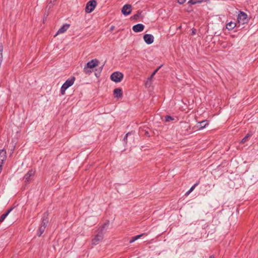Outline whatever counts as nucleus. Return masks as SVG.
I'll list each match as a JSON object with an SVG mask.
<instances>
[{
    "instance_id": "obj_11",
    "label": "nucleus",
    "mask_w": 258,
    "mask_h": 258,
    "mask_svg": "<svg viewBox=\"0 0 258 258\" xmlns=\"http://www.w3.org/2000/svg\"><path fill=\"white\" fill-rule=\"evenodd\" d=\"M145 26L142 24H138L133 27V30L135 32H140L144 30Z\"/></svg>"
},
{
    "instance_id": "obj_5",
    "label": "nucleus",
    "mask_w": 258,
    "mask_h": 258,
    "mask_svg": "<svg viewBox=\"0 0 258 258\" xmlns=\"http://www.w3.org/2000/svg\"><path fill=\"white\" fill-rule=\"evenodd\" d=\"M123 77V75L119 72H114L110 76L111 80L116 83H118L121 81Z\"/></svg>"
},
{
    "instance_id": "obj_21",
    "label": "nucleus",
    "mask_w": 258,
    "mask_h": 258,
    "mask_svg": "<svg viewBox=\"0 0 258 258\" xmlns=\"http://www.w3.org/2000/svg\"><path fill=\"white\" fill-rule=\"evenodd\" d=\"M202 1H197V0H189L188 1V3L189 4H190L191 5H195L197 3H201Z\"/></svg>"
},
{
    "instance_id": "obj_18",
    "label": "nucleus",
    "mask_w": 258,
    "mask_h": 258,
    "mask_svg": "<svg viewBox=\"0 0 258 258\" xmlns=\"http://www.w3.org/2000/svg\"><path fill=\"white\" fill-rule=\"evenodd\" d=\"M198 184V183H196L194 185H192L190 188L185 193V196H188L190 192H191Z\"/></svg>"
},
{
    "instance_id": "obj_4",
    "label": "nucleus",
    "mask_w": 258,
    "mask_h": 258,
    "mask_svg": "<svg viewBox=\"0 0 258 258\" xmlns=\"http://www.w3.org/2000/svg\"><path fill=\"white\" fill-rule=\"evenodd\" d=\"M98 61L97 59H95L91 60V61L87 62L86 65L84 68V72L86 74L90 72L89 69L95 68L98 65Z\"/></svg>"
},
{
    "instance_id": "obj_26",
    "label": "nucleus",
    "mask_w": 258,
    "mask_h": 258,
    "mask_svg": "<svg viewBox=\"0 0 258 258\" xmlns=\"http://www.w3.org/2000/svg\"><path fill=\"white\" fill-rule=\"evenodd\" d=\"M209 258H214L213 255H211Z\"/></svg>"
},
{
    "instance_id": "obj_17",
    "label": "nucleus",
    "mask_w": 258,
    "mask_h": 258,
    "mask_svg": "<svg viewBox=\"0 0 258 258\" xmlns=\"http://www.w3.org/2000/svg\"><path fill=\"white\" fill-rule=\"evenodd\" d=\"M236 23L233 22H229L226 25V28L228 30H232L236 27Z\"/></svg>"
},
{
    "instance_id": "obj_1",
    "label": "nucleus",
    "mask_w": 258,
    "mask_h": 258,
    "mask_svg": "<svg viewBox=\"0 0 258 258\" xmlns=\"http://www.w3.org/2000/svg\"><path fill=\"white\" fill-rule=\"evenodd\" d=\"M109 225V222L105 223L100 226L97 230V234L92 239V244L96 245L101 241L103 238L104 231L106 229Z\"/></svg>"
},
{
    "instance_id": "obj_22",
    "label": "nucleus",
    "mask_w": 258,
    "mask_h": 258,
    "mask_svg": "<svg viewBox=\"0 0 258 258\" xmlns=\"http://www.w3.org/2000/svg\"><path fill=\"white\" fill-rule=\"evenodd\" d=\"M173 120V118L170 116H166L165 117V120L166 122H169Z\"/></svg>"
},
{
    "instance_id": "obj_2",
    "label": "nucleus",
    "mask_w": 258,
    "mask_h": 258,
    "mask_svg": "<svg viewBox=\"0 0 258 258\" xmlns=\"http://www.w3.org/2000/svg\"><path fill=\"white\" fill-rule=\"evenodd\" d=\"M47 216L48 214L47 213L44 214L42 218V224L40 226L38 230V235L39 236H40L42 235V234L44 232L46 228V225L48 222Z\"/></svg>"
},
{
    "instance_id": "obj_13",
    "label": "nucleus",
    "mask_w": 258,
    "mask_h": 258,
    "mask_svg": "<svg viewBox=\"0 0 258 258\" xmlns=\"http://www.w3.org/2000/svg\"><path fill=\"white\" fill-rule=\"evenodd\" d=\"M114 95L116 98H120L122 96V90L120 88H116L113 91Z\"/></svg>"
},
{
    "instance_id": "obj_23",
    "label": "nucleus",
    "mask_w": 258,
    "mask_h": 258,
    "mask_svg": "<svg viewBox=\"0 0 258 258\" xmlns=\"http://www.w3.org/2000/svg\"><path fill=\"white\" fill-rule=\"evenodd\" d=\"M186 0H178V3L179 4H183V3H185Z\"/></svg>"
},
{
    "instance_id": "obj_7",
    "label": "nucleus",
    "mask_w": 258,
    "mask_h": 258,
    "mask_svg": "<svg viewBox=\"0 0 258 258\" xmlns=\"http://www.w3.org/2000/svg\"><path fill=\"white\" fill-rule=\"evenodd\" d=\"M132 11V6L129 4H126L122 8L121 13L124 16H128L131 13Z\"/></svg>"
},
{
    "instance_id": "obj_20",
    "label": "nucleus",
    "mask_w": 258,
    "mask_h": 258,
    "mask_svg": "<svg viewBox=\"0 0 258 258\" xmlns=\"http://www.w3.org/2000/svg\"><path fill=\"white\" fill-rule=\"evenodd\" d=\"M161 68V67H159L158 68H157L156 70H155L153 72V73L152 74V75H151L150 77L149 78V80H151L152 79V78H153V77L154 76V75L156 74V73L158 72V71L159 70V69Z\"/></svg>"
},
{
    "instance_id": "obj_10",
    "label": "nucleus",
    "mask_w": 258,
    "mask_h": 258,
    "mask_svg": "<svg viewBox=\"0 0 258 258\" xmlns=\"http://www.w3.org/2000/svg\"><path fill=\"white\" fill-rule=\"evenodd\" d=\"M35 171L33 170H29L24 176V180L25 182H28L31 179V177L34 176Z\"/></svg>"
},
{
    "instance_id": "obj_27",
    "label": "nucleus",
    "mask_w": 258,
    "mask_h": 258,
    "mask_svg": "<svg viewBox=\"0 0 258 258\" xmlns=\"http://www.w3.org/2000/svg\"><path fill=\"white\" fill-rule=\"evenodd\" d=\"M12 258H17V256H14V257H13Z\"/></svg>"
},
{
    "instance_id": "obj_25",
    "label": "nucleus",
    "mask_w": 258,
    "mask_h": 258,
    "mask_svg": "<svg viewBox=\"0 0 258 258\" xmlns=\"http://www.w3.org/2000/svg\"><path fill=\"white\" fill-rule=\"evenodd\" d=\"M56 0H50V3H53Z\"/></svg>"
},
{
    "instance_id": "obj_9",
    "label": "nucleus",
    "mask_w": 258,
    "mask_h": 258,
    "mask_svg": "<svg viewBox=\"0 0 258 258\" xmlns=\"http://www.w3.org/2000/svg\"><path fill=\"white\" fill-rule=\"evenodd\" d=\"M145 42L148 44H151L154 42V37L152 34H146L143 37Z\"/></svg>"
},
{
    "instance_id": "obj_12",
    "label": "nucleus",
    "mask_w": 258,
    "mask_h": 258,
    "mask_svg": "<svg viewBox=\"0 0 258 258\" xmlns=\"http://www.w3.org/2000/svg\"><path fill=\"white\" fill-rule=\"evenodd\" d=\"M70 24H66L62 26L57 31L55 36L64 33L70 27Z\"/></svg>"
},
{
    "instance_id": "obj_8",
    "label": "nucleus",
    "mask_w": 258,
    "mask_h": 258,
    "mask_svg": "<svg viewBox=\"0 0 258 258\" xmlns=\"http://www.w3.org/2000/svg\"><path fill=\"white\" fill-rule=\"evenodd\" d=\"M237 20L238 23L242 24H244L246 22L247 15L243 12H240V13L238 15Z\"/></svg>"
},
{
    "instance_id": "obj_14",
    "label": "nucleus",
    "mask_w": 258,
    "mask_h": 258,
    "mask_svg": "<svg viewBox=\"0 0 258 258\" xmlns=\"http://www.w3.org/2000/svg\"><path fill=\"white\" fill-rule=\"evenodd\" d=\"M13 210V208H11L8 211H7L4 214L1 215L0 217V222H3L6 218L7 217V216L9 214V213L11 212V211Z\"/></svg>"
},
{
    "instance_id": "obj_16",
    "label": "nucleus",
    "mask_w": 258,
    "mask_h": 258,
    "mask_svg": "<svg viewBox=\"0 0 258 258\" xmlns=\"http://www.w3.org/2000/svg\"><path fill=\"white\" fill-rule=\"evenodd\" d=\"M145 234H146L145 233H142L141 234L138 235L136 236L132 237V238L131 239V240L130 241V243H132L135 242L136 240L139 239V238H140L141 237H142Z\"/></svg>"
},
{
    "instance_id": "obj_15",
    "label": "nucleus",
    "mask_w": 258,
    "mask_h": 258,
    "mask_svg": "<svg viewBox=\"0 0 258 258\" xmlns=\"http://www.w3.org/2000/svg\"><path fill=\"white\" fill-rule=\"evenodd\" d=\"M199 124L198 127L199 129L202 130L205 128L206 125L208 124V122L207 120H205L199 122Z\"/></svg>"
},
{
    "instance_id": "obj_19",
    "label": "nucleus",
    "mask_w": 258,
    "mask_h": 258,
    "mask_svg": "<svg viewBox=\"0 0 258 258\" xmlns=\"http://www.w3.org/2000/svg\"><path fill=\"white\" fill-rule=\"evenodd\" d=\"M251 136V134H249V133L247 134L245 136V137L244 138H243V139H242V140H241V143H243L247 141V139H248L249 137H250Z\"/></svg>"
},
{
    "instance_id": "obj_24",
    "label": "nucleus",
    "mask_w": 258,
    "mask_h": 258,
    "mask_svg": "<svg viewBox=\"0 0 258 258\" xmlns=\"http://www.w3.org/2000/svg\"><path fill=\"white\" fill-rule=\"evenodd\" d=\"M131 134L130 133H127L126 134V135L125 136V137H124V139L123 140L125 141L126 140H127V136L130 135Z\"/></svg>"
},
{
    "instance_id": "obj_3",
    "label": "nucleus",
    "mask_w": 258,
    "mask_h": 258,
    "mask_svg": "<svg viewBox=\"0 0 258 258\" xmlns=\"http://www.w3.org/2000/svg\"><path fill=\"white\" fill-rule=\"evenodd\" d=\"M75 78L74 77H72L71 78L68 79L62 85L61 87V93L63 95L64 94L66 90L72 86L75 82Z\"/></svg>"
},
{
    "instance_id": "obj_6",
    "label": "nucleus",
    "mask_w": 258,
    "mask_h": 258,
    "mask_svg": "<svg viewBox=\"0 0 258 258\" xmlns=\"http://www.w3.org/2000/svg\"><path fill=\"white\" fill-rule=\"evenodd\" d=\"M97 5L95 0H91L89 1L86 6L85 11L87 13H90L92 12L95 8Z\"/></svg>"
}]
</instances>
